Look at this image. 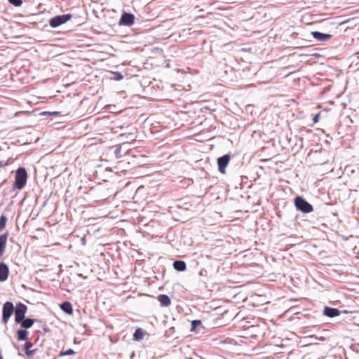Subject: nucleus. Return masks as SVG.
I'll use <instances>...</instances> for the list:
<instances>
[{
  "label": "nucleus",
  "mask_w": 359,
  "mask_h": 359,
  "mask_svg": "<svg viewBox=\"0 0 359 359\" xmlns=\"http://www.w3.org/2000/svg\"><path fill=\"white\" fill-rule=\"evenodd\" d=\"M27 172L25 168H18L15 171L13 189L18 190L22 189L27 184Z\"/></svg>",
  "instance_id": "obj_1"
},
{
  "label": "nucleus",
  "mask_w": 359,
  "mask_h": 359,
  "mask_svg": "<svg viewBox=\"0 0 359 359\" xmlns=\"http://www.w3.org/2000/svg\"><path fill=\"white\" fill-rule=\"evenodd\" d=\"M294 203L297 210L303 213H310L313 210V205L302 196H296Z\"/></svg>",
  "instance_id": "obj_2"
},
{
  "label": "nucleus",
  "mask_w": 359,
  "mask_h": 359,
  "mask_svg": "<svg viewBox=\"0 0 359 359\" xmlns=\"http://www.w3.org/2000/svg\"><path fill=\"white\" fill-rule=\"evenodd\" d=\"M15 306L11 302H6L2 307L1 323L6 325L14 312Z\"/></svg>",
  "instance_id": "obj_3"
},
{
  "label": "nucleus",
  "mask_w": 359,
  "mask_h": 359,
  "mask_svg": "<svg viewBox=\"0 0 359 359\" xmlns=\"http://www.w3.org/2000/svg\"><path fill=\"white\" fill-rule=\"evenodd\" d=\"M72 18V15L70 13L56 15L49 20V25L51 27H57Z\"/></svg>",
  "instance_id": "obj_4"
},
{
  "label": "nucleus",
  "mask_w": 359,
  "mask_h": 359,
  "mask_svg": "<svg viewBox=\"0 0 359 359\" xmlns=\"http://www.w3.org/2000/svg\"><path fill=\"white\" fill-rule=\"evenodd\" d=\"M27 311V306L22 303L18 302L14 309L15 312V321L19 320L20 319H22L25 317V314Z\"/></svg>",
  "instance_id": "obj_5"
},
{
  "label": "nucleus",
  "mask_w": 359,
  "mask_h": 359,
  "mask_svg": "<svg viewBox=\"0 0 359 359\" xmlns=\"http://www.w3.org/2000/svg\"><path fill=\"white\" fill-rule=\"evenodd\" d=\"M135 15L130 13L124 12L119 20L118 25L130 27L134 24Z\"/></svg>",
  "instance_id": "obj_6"
},
{
  "label": "nucleus",
  "mask_w": 359,
  "mask_h": 359,
  "mask_svg": "<svg viewBox=\"0 0 359 359\" xmlns=\"http://www.w3.org/2000/svg\"><path fill=\"white\" fill-rule=\"evenodd\" d=\"M231 156L229 154H224L217 158L218 170L224 174L225 173V169L229 163Z\"/></svg>",
  "instance_id": "obj_7"
},
{
  "label": "nucleus",
  "mask_w": 359,
  "mask_h": 359,
  "mask_svg": "<svg viewBox=\"0 0 359 359\" xmlns=\"http://www.w3.org/2000/svg\"><path fill=\"white\" fill-rule=\"evenodd\" d=\"M35 321H36V319L25 317L22 318V320L20 319L19 320H16L15 322L17 324H20L22 328L27 330L34 325Z\"/></svg>",
  "instance_id": "obj_8"
},
{
  "label": "nucleus",
  "mask_w": 359,
  "mask_h": 359,
  "mask_svg": "<svg viewBox=\"0 0 359 359\" xmlns=\"http://www.w3.org/2000/svg\"><path fill=\"white\" fill-rule=\"evenodd\" d=\"M9 275V268L4 262L0 263V282L6 281Z\"/></svg>",
  "instance_id": "obj_9"
},
{
  "label": "nucleus",
  "mask_w": 359,
  "mask_h": 359,
  "mask_svg": "<svg viewBox=\"0 0 359 359\" xmlns=\"http://www.w3.org/2000/svg\"><path fill=\"white\" fill-rule=\"evenodd\" d=\"M341 311L336 308L325 306L323 309V315L329 318H334L340 315Z\"/></svg>",
  "instance_id": "obj_10"
},
{
  "label": "nucleus",
  "mask_w": 359,
  "mask_h": 359,
  "mask_svg": "<svg viewBox=\"0 0 359 359\" xmlns=\"http://www.w3.org/2000/svg\"><path fill=\"white\" fill-rule=\"evenodd\" d=\"M313 37L319 41H326L332 38V35L329 34H325L318 31H314L311 32Z\"/></svg>",
  "instance_id": "obj_11"
},
{
  "label": "nucleus",
  "mask_w": 359,
  "mask_h": 359,
  "mask_svg": "<svg viewBox=\"0 0 359 359\" xmlns=\"http://www.w3.org/2000/svg\"><path fill=\"white\" fill-rule=\"evenodd\" d=\"M8 233H3L0 236V257L4 255L7 243Z\"/></svg>",
  "instance_id": "obj_12"
},
{
  "label": "nucleus",
  "mask_w": 359,
  "mask_h": 359,
  "mask_svg": "<svg viewBox=\"0 0 359 359\" xmlns=\"http://www.w3.org/2000/svg\"><path fill=\"white\" fill-rule=\"evenodd\" d=\"M158 300L162 307L169 306L171 304V300L167 294H159L158 296Z\"/></svg>",
  "instance_id": "obj_13"
},
{
  "label": "nucleus",
  "mask_w": 359,
  "mask_h": 359,
  "mask_svg": "<svg viewBox=\"0 0 359 359\" xmlns=\"http://www.w3.org/2000/svg\"><path fill=\"white\" fill-rule=\"evenodd\" d=\"M23 346L25 354L29 357L34 355L37 351L36 348L31 349L32 347L33 346V344L30 341H26Z\"/></svg>",
  "instance_id": "obj_14"
},
{
  "label": "nucleus",
  "mask_w": 359,
  "mask_h": 359,
  "mask_svg": "<svg viewBox=\"0 0 359 359\" xmlns=\"http://www.w3.org/2000/svg\"><path fill=\"white\" fill-rule=\"evenodd\" d=\"M173 267L177 271H184L187 269V264L182 260H175L173 262Z\"/></svg>",
  "instance_id": "obj_15"
},
{
  "label": "nucleus",
  "mask_w": 359,
  "mask_h": 359,
  "mask_svg": "<svg viewBox=\"0 0 359 359\" xmlns=\"http://www.w3.org/2000/svg\"><path fill=\"white\" fill-rule=\"evenodd\" d=\"M60 309L67 314H72L73 309L69 302H64L60 304Z\"/></svg>",
  "instance_id": "obj_16"
},
{
  "label": "nucleus",
  "mask_w": 359,
  "mask_h": 359,
  "mask_svg": "<svg viewBox=\"0 0 359 359\" xmlns=\"http://www.w3.org/2000/svg\"><path fill=\"white\" fill-rule=\"evenodd\" d=\"M29 332L25 329H20L17 330L16 335L18 341H25L27 339Z\"/></svg>",
  "instance_id": "obj_17"
},
{
  "label": "nucleus",
  "mask_w": 359,
  "mask_h": 359,
  "mask_svg": "<svg viewBox=\"0 0 359 359\" xmlns=\"http://www.w3.org/2000/svg\"><path fill=\"white\" fill-rule=\"evenodd\" d=\"M144 335V330L142 328H137L135 330L133 334V339L135 341H139L143 338Z\"/></svg>",
  "instance_id": "obj_18"
},
{
  "label": "nucleus",
  "mask_w": 359,
  "mask_h": 359,
  "mask_svg": "<svg viewBox=\"0 0 359 359\" xmlns=\"http://www.w3.org/2000/svg\"><path fill=\"white\" fill-rule=\"evenodd\" d=\"M6 222L7 217L5 215H2L0 217V231H1L5 228Z\"/></svg>",
  "instance_id": "obj_19"
},
{
  "label": "nucleus",
  "mask_w": 359,
  "mask_h": 359,
  "mask_svg": "<svg viewBox=\"0 0 359 359\" xmlns=\"http://www.w3.org/2000/svg\"><path fill=\"white\" fill-rule=\"evenodd\" d=\"M75 353V351L72 349V348H69L65 351H60L58 356L59 357H62V356H65V355H73Z\"/></svg>",
  "instance_id": "obj_20"
},
{
  "label": "nucleus",
  "mask_w": 359,
  "mask_h": 359,
  "mask_svg": "<svg viewBox=\"0 0 359 359\" xmlns=\"http://www.w3.org/2000/svg\"><path fill=\"white\" fill-rule=\"evenodd\" d=\"M201 325V321L200 320H192L191 331H194Z\"/></svg>",
  "instance_id": "obj_21"
},
{
  "label": "nucleus",
  "mask_w": 359,
  "mask_h": 359,
  "mask_svg": "<svg viewBox=\"0 0 359 359\" xmlns=\"http://www.w3.org/2000/svg\"><path fill=\"white\" fill-rule=\"evenodd\" d=\"M8 2L15 6H20L22 4V0H8Z\"/></svg>",
  "instance_id": "obj_22"
},
{
  "label": "nucleus",
  "mask_w": 359,
  "mask_h": 359,
  "mask_svg": "<svg viewBox=\"0 0 359 359\" xmlns=\"http://www.w3.org/2000/svg\"><path fill=\"white\" fill-rule=\"evenodd\" d=\"M123 79V76L121 73H116V76L114 78L115 80L120 81V80H122Z\"/></svg>",
  "instance_id": "obj_23"
},
{
  "label": "nucleus",
  "mask_w": 359,
  "mask_h": 359,
  "mask_svg": "<svg viewBox=\"0 0 359 359\" xmlns=\"http://www.w3.org/2000/svg\"><path fill=\"white\" fill-rule=\"evenodd\" d=\"M319 116H320V113L316 114L313 117V121L314 123H317V122L318 121Z\"/></svg>",
  "instance_id": "obj_24"
},
{
  "label": "nucleus",
  "mask_w": 359,
  "mask_h": 359,
  "mask_svg": "<svg viewBox=\"0 0 359 359\" xmlns=\"http://www.w3.org/2000/svg\"><path fill=\"white\" fill-rule=\"evenodd\" d=\"M121 149V146H118V147H116V149H115V151H114V152H115V154H116V156L120 155Z\"/></svg>",
  "instance_id": "obj_25"
},
{
  "label": "nucleus",
  "mask_w": 359,
  "mask_h": 359,
  "mask_svg": "<svg viewBox=\"0 0 359 359\" xmlns=\"http://www.w3.org/2000/svg\"><path fill=\"white\" fill-rule=\"evenodd\" d=\"M7 165H8V162L7 161H0V168H4V167H5Z\"/></svg>",
  "instance_id": "obj_26"
},
{
  "label": "nucleus",
  "mask_w": 359,
  "mask_h": 359,
  "mask_svg": "<svg viewBox=\"0 0 359 359\" xmlns=\"http://www.w3.org/2000/svg\"><path fill=\"white\" fill-rule=\"evenodd\" d=\"M0 359H3L2 358V350L0 348Z\"/></svg>",
  "instance_id": "obj_27"
},
{
  "label": "nucleus",
  "mask_w": 359,
  "mask_h": 359,
  "mask_svg": "<svg viewBox=\"0 0 359 359\" xmlns=\"http://www.w3.org/2000/svg\"><path fill=\"white\" fill-rule=\"evenodd\" d=\"M129 139L131 140H135V138H132V137H129Z\"/></svg>",
  "instance_id": "obj_28"
},
{
  "label": "nucleus",
  "mask_w": 359,
  "mask_h": 359,
  "mask_svg": "<svg viewBox=\"0 0 359 359\" xmlns=\"http://www.w3.org/2000/svg\"><path fill=\"white\" fill-rule=\"evenodd\" d=\"M357 54H359V51L357 53Z\"/></svg>",
  "instance_id": "obj_29"
},
{
  "label": "nucleus",
  "mask_w": 359,
  "mask_h": 359,
  "mask_svg": "<svg viewBox=\"0 0 359 359\" xmlns=\"http://www.w3.org/2000/svg\"><path fill=\"white\" fill-rule=\"evenodd\" d=\"M358 346H359V343H358Z\"/></svg>",
  "instance_id": "obj_30"
}]
</instances>
